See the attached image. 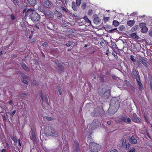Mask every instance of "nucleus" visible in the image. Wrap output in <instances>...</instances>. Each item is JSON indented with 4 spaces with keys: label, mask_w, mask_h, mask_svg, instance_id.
<instances>
[{
    "label": "nucleus",
    "mask_w": 152,
    "mask_h": 152,
    "mask_svg": "<svg viewBox=\"0 0 152 152\" xmlns=\"http://www.w3.org/2000/svg\"><path fill=\"white\" fill-rule=\"evenodd\" d=\"M120 107L119 100L116 98L112 99L110 103V107L107 110L108 113L110 115L115 114Z\"/></svg>",
    "instance_id": "obj_1"
},
{
    "label": "nucleus",
    "mask_w": 152,
    "mask_h": 152,
    "mask_svg": "<svg viewBox=\"0 0 152 152\" xmlns=\"http://www.w3.org/2000/svg\"><path fill=\"white\" fill-rule=\"evenodd\" d=\"M23 13H25V17H27L28 16L29 18L32 21L36 23L38 21L40 18V16L34 10L31 9H25L23 11Z\"/></svg>",
    "instance_id": "obj_2"
},
{
    "label": "nucleus",
    "mask_w": 152,
    "mask_h": 152,
    "mask_svg": "<svg viewBox=\"0 0 152 152\" xmlns=\"http://www.w3.org/2000/svg\"><path fill=\"white\" fill-rule=\"evenodd\" d=\"M101 146L99 144L93 142L89 143V149L91 152H98L100 151Z\"/></svg>",
    "instance_id": "obj_3"
},
{
    "label": "nucleus",
    "mask_w": 152,
    "mask_h": 152,
    "mask_svg": "<svg viewBox=\"0 0 152 152\" xmlns=\"http://www.w3.org/2000/svg\"><path fill=\"white\" fill-rule=\"evenodd\" d=\"M118 122L119 123L121 124L124 122L126 124H130L131 123V120L130 118L126 116H122L119 118Z\"/></svg>",
    "instance_id": "obj_4"
},
{
    "label": "nucleus",
    "mask_w": 152,
    "mask_h": 152,
    "mask_svg": "<svg viewBox=\"0 0 152 152\" xmlns=\"http://www.w3.org/2000/svg\"><path fill=\"white\" fill-rule=\"evenodd\" d=\"M55 10L61 12L63 13L67 12L66 10L62 6L61 2L57 3L56 4Z\"/></svg>",
    "instance_id": "obj_5"
},
{
    "label": "nucleus",
    "mask_w": 152,
    "mask_h": 152,
    "mask_svg": "<svg viewBox=\"0 0 152 152\" xmlns=\"http://www.w3.org/2000/svg\"><path fill=\"white\" fill-rule=\"evenodd\" d=\"M48 133L50 136L55 137H57L58 136V133L56 132L55 130L51 126H48Z\"/></svg>",
    "instance_id": "obj_6"
},
{
    "label": "nucleus",
    "mask_w": 152,
    "mask_h": 152,
    "mask_svg": "<svg viewBox=\"0 0 152 152\" xmlns=\"http://www.w3.org/2000/svg\"><path fill=\"white\" fill-rule=\"evenodd\" d=\"M30 134L31 135L30 136L31 137V140H32L33 142L35 143L37 141V140L35 136V130L34 129L32 128H31V131L30 132Z\"/></svg>",
    "instance_id": "obj_7"
},
{
    "label": "nucleus",
    "mask_w": 152,
    "mask_h": 152,
    "mask_svg": "<svg viewBox=\"0 0 152 152\" xmlns=\"http://www.w3.org/2000/svg\"><path fill=\"white\" fill-rule=\"evenodd\" d=\"M132 76L133 77H135L137 79L140 78V76L137 72L136 71V69L134 68L132 70L131 73Z\"/></svg>",
    "instance_id": "obj_8"
},
{
    "label": "nucleus",
    "mask_w": 152,
    "mask_h": 152,
    "mask_svg": "<svg viewBox=\"0 0 152 152\" xmlns=\"http://www.w3.org/2000/svg\"><path fill=\"white\" fill-rule=\"evenodd\" d=\"M43 11H44V14L46 16L49 18H53V13L50 11L47 10L44 11L43 9H42L41 12H42Z\"/></svg>",
    "instance_id": "obj_9"
},
{
    "label": "nucleus",
    "mask_w": 152,
    "mask_h": 152,
    "mask_svg": "<svg viewBox=\"0 0 152 152\" xmlns=\"http://www.w3.org/2000/svg\"><path fill=\"white\" fill-rule=\"evenodd\" d=\"M42 5L47 8H49L51 6L50 2L48 0H43Z\"/></svg>",
    "instance_id": "obj_10"
},
{
    "label": "nucleus",
    "mask_w": 152,
    "mask_h": 152,
    "mask_svg": "<svg viewBox=\"0 0 152 152\" xmlns=\"http://www.w3.org/2000/svg\"><path fill=\"white\" fill-rule=\"evenodd\" d=\"M58 67L59 68L58 70L59 73H61L64 71V68L62 64L60 63H58V64L56 63Z\"/></svg>",
    "instance_id": "obj_11"
},
{
    "label": "nucleus",
    "mask_w": 152,
    "mask_h": 152,
    "mask_svg": "<svg viewBox=\"0 0 152 152\" xmlns=\"http://www.w3.org/2000/svg\"><path fill=\"white\" fill-rule=\"evenodd\" d=\"M73 149L75 151L80 150L79 144L76 140L74 141L73 145Z\"/></svg>",
    "instance_id": "obj_12"
},
{
    "label": "nucleus",
    "mask_w": 152,
    "mask_h": 152,
    "mask_svg": "<svg viewBox=\"0 0 152 152\" xmlns=\"http://www.w3.org/2000/svg\"><path fill=\"white\" fill-rule=\"evenodd\" d=\"M136 81L137 83L139 86V88L140 90H142L143 89V87L142 85L140 82V77L139 78L137 79L136 78Z\"/></svg>",
    "instance_id": "obj_13"
},
{
    "label": "nucleus",
    "mask_w": 152,
    "mask_h": 152,
    "mask_svg": "<svg viewBox=\"0 0 152 152\" xmlns=\"http://www.w3.org/2000/svg\"><path fill=\"white\" fill-rule=\"evenodd\" d=\"M98 92L100 95H103L106 92H108L109 93V94H110V90H107L105 92V91L104 90V89L103 88H99L98 89Z\"/></svg>",
    "instance_id": "obj_14"
},
{
    "label": "nucleus",
    "mask_w": 152,
    "mask_h": 152,
    "mask_svg": "<svg viewBox=\"0 0 152 152\" xmlns=\"http://www.w3.org/2000/svg\"><path fill=\"white\" fill-rule=\"evenodd\" d=\"M133 117L134 118V122L137 123H139L140 122V121L139 119L136 114L135 113H133Z\"/></svg>",
    "instance_id": "obj_15"
},
{
    "label": "nucleus",
    "mask_w": 152,
    "mask_h": 152,
    "mask_svg": "<svg viewBox=\"0 0 152 152\" xmlns=\"http://www.w3.org/2000/svg\"><path fill=\"white\" fill-rule=\"evenodd\" d=\"M129 141L132 144H136L137 142V140L133 136L129 139Z\"/></svg>",
    "instance_id": "obj_16"
},
{
    "label": "nucleus",
    "mask_w": 152,
    "mask_h": 152,
    "mask_svg": "<svg viewBox=\"0 0 152 152\" xmlns=\"http://www.w3.org/2000/svg\"><path fill=\"white\" fill-rule=\"evenodd\" d=\"M76 3L74 1H72V7L73 10L75 11H77L78 8V7Z\"/></svg>",
    "instance_id": "obj_17"
},
{
    "label": "nucleus",
    "mask_w": 152,
    "mask_h": 152,
    "mask_svg": "<svg viewBox=\"0 0 152 152\" xmlns=\"http://www.w3.org/2000/svg\"><path fill=\"white\" fill-rule=\"evenodd\" d=\"M28 3L32 6H34L36 4V0H26Z\"/></svg>",
    "instance_id": "obj_18"
},
{
    "label": "nucleus",
    "mask_w": 152,
    "mask_h": 152,
    "mask_svg": "<svg viewBox=\"0 0 152 152\" xmlns=\"http://www.w3.org/2000/svg\"><path fill=\"white\" fill-rule=\"evenodd\" d=\"M140 61L142 64L145 66L147 67V61L144 59L142 57H141L140 59Z\"/></svg>",
    "instance_id": "obj_19"
},
{
    "label": "nucleus",
    "mask_w": 152,
    "mask_h": 152,
    "mask_svg": "<svg viewBox=\"0 0 152 152\" xmlns=\"http://www.w3.org/2000/svg\"><path fill=\"white\" fill-rule=\"evenodd\" d=\"M21 66L22 68L25 71H28L29 70V68L25 63H22L21 64Z\"/></svg>",
    "instance_id": "obj_20"
},
{
    "label": "nucleus",
    "mask_w": 152,
    "mask_h": 152,
    "mask_svg": "<svg viewBox=\"0 0 152 152\" xmlns=\"http://www.w3.org/2000/svg\"><path fill=\"white\" fill-rule=\"evenodd\" d=\"M54 13L55 15L58 17H61L62 16V13L61 12L58 11L56 10H55L54 11Z\"/></svg>",
    "instance_id": "obj_21"
},
{
    "label": "nucleus",
    "mask_w": 152,
    "mask_h": 152,
    "mask_svg": "<svg viewBox=\"0 0 152 152\" xmlns=\"http://www.w3.org/2000/svg\"><path fill=\"white\" fill-rule=\"evenodd\" d=\"M148 30V28L146 26H144V27H142V29L141 30V32L142 33H145L147 32Z\"/></svg>",
    "instance_id": "obj_22"
},
{
    "label": "nucleus",
    "mask_w": 152,
    "mask_h": 152,
    "mask_svg": "<svg viewBox=\"0 0 152 152\" xmlns=\"http://www.w3.org/2000/svg\"><path fill=\"white\" fill-rule=\"evenodd\" d=\"M134 20H129L127 21V24L130 26H132L134 24Z\"/></svg>",
    "instance_id": "obj_23"
},
{
    "label": "nucleus",
    "mask_w": 152,
    "mask_h": 152,
    "mask_svg": "<svg viewBox=\"0 0 152 152\" xmlns=\"http://www.w3.org/2000/svg\"><path fill=\"white\" fill-rule=\"evenodd\" d=\"M44 118L45 119L48 121H54L55 120V118H52L48 116L45 117Z\"/></svg>",
    "instance_id": "obj_24"
},
{
    "label": "nucleus",
    "mask_w": 152,
    "mask_h": 152,
    "mask_svg": "<svg viewBox=\"0 0 152 152\" xmlns=\"http://www.w3.org/2000/svg\"><path fill=\"white\" fill-rule=\"evenodd\" d=\"M138 26L137 25H136L134 27H133L131 30V31L133 32L137 30L138 29Z\"/></svg>",
    "instance_id": "obj_25"
},
{
    "label": "nucleus",
    "mask_w": 152,
    "mask_h": 152,
    "mask_svg": "<svg viewBox=\"0 0 152 152\" xmlns=\"http://www.w3.org/2000/svg\"><path fill=\"white\" fill-rule=\"evenodd\" d=\"M119 24V23L116 20H114L113 22V25L115 26H117Z\"/></svg>",
    "instance_id": "obj_26"
},
{
    "label": "nucleus",
    "mask_w": 152,
    "mask_h": 152,
    "mask_svg": "<svg viewBox=\"0 0 152 152\" xmlns=\"http://www.w3.org/2000/svg\"><path fill=\"white\" fill-rule=\"evenodd\" d=\"M73 43L72 41H69L68 43H66L64 45L67 46L68 47L71 46L72 44Z\"/></svg>",
    "instance_id": "obj_27"
},
{
    "label": "nucleus",
    "mask_w": 152,
    "mask_h": 152,
    "mask_svg": "<svg viewBox=\"0 0 152 152\" xmlns=\"http://www.w3.org/2000/svg\"><path fill=\"white\" fill-rule=\"evenodd\" d=\"M11 138L15 143H17V140L16 137L11 136Z\"/></svg>",
    "instance_id": "obj_28"
},
{
    "label": "nucleus",
    "mask_w": 152,
    "mask_h": 152,
    "mask_svg": "<svg viewBox=\"0 0 152 152\" xmlns=\"http://www.w3.org/2000/svg\"><path fill=\"white\" fill-rule=\"evenodd\" d=\"M27 95V94L25 92L20 94L19 95V96L23 97Z\"/></svg>",
    "instance_id": "obj_29"
},
{
    "label": "nucleus",
    "mask_w": 152,
    "mask_h": 152,
    "mask_svg": "<svg viewBox=\"0 0 152 152\" xmlns=\"http://www.w3.org/2000/svg\"><path fill=\"white\" fill-rule=\"evenodd\" d=\"M146 25V24L145 23H140L139 26L140 28H142V27L145 26Z\"/></svg>",
    "instance_id": "obj_30"
},
{
    "label": "nucleus",
    "mask_w": 152,
    "mask_h": 152,
    "mask_svg": "<svg viewBox=\"0 0 152 152\" xmlns=\"http://www.w3.org/2000/svg\"><path fill=\"white\" fill-rule=\"evenodd\" d=\"M86 4L85 3H83L81 7L82 9L83 10L85 9L86 8Z\"/></svg>",
    "instance_id": "obj_31"
},
{
    "label": "nucleus",
    "mask_w": 152,
    "mask_h": 152,
    "mask_svg": "<svg viewBox=\"0 0 152 152\" xmlns=\"http://www.w3.org/2000/svg\"><path fill=\"white\" fill-rule=\"evenodd\" d=\"M22 77V79H27L28 78V77L26 75L24 74H22L21 75Z\"/></svg>",
    "instance_id": "obj_32"
},
{
    "label": "nucleus",
    "mask_w": 152,
    "mask_h": 152,
    "mask_svg": "<svg viewBox=\"0 0 152 152\" xmlns=\"http://www.w3.org/2000/svg\"><path fill=\"white\" fill-rule=\"evenodd\" d=\"M109 17H104L103 18V20L104 21V23H106L109 20Z\"/></svg>",
    "instance_id": "obj_33"
},
{
    "label": "nucleus",
    "mask_w": 152,
    "mask_h": 152,
    "mask_svg": "<svg viewBox=\"0 0 152 152\" xmlns=\"http://www.w3.org/2000/svg\"><path fill=\"white\" fill-rule=\"evenodd\" d=\"M130 59L133 62H135L136 60L134 58V56L133 55L130 56Z\"/></svg>",
    "instance_id": "obj_34"
},
{
    "label": "nucleus",
    "mask_w": 152,
    "mask_h": 152,
    "mask_svg": "<svg viewBox=\"0 0 152 152\" xmlns=\"http://www.w3.org/2000/svg\"><path fill=\"white\" fill-rule=\"evenodd\" d=\"M105 114V111L103 110L101 111L99 113V114L100 116H102L104 115Z\"/></svg>",
    "instance_id": "obj_35"
},
{
    "label": "nucleus",
    "mask_w": 152,
    "mask_h": 152,
    "mask_svg": "<svg viewBox=\"0 0 152 152\" xmlns=\"http://www.w3.org/2000/svg\"><path fill=\"white\" fill-rule=\"evenodd\" d=\"M40 97L41 99V100L42 102L43 101V94L42 93V91H41L40 92Z\"/></svg>",
    "instance_id": "obj_36"
},
{
    "label": "nucleus",
    "mask_w": 152,
    "mask_h": 152,
    "mask_svg": "<svg viewBox=\"0 0 152 152\" xmlns=\"http://www.w3.org/2000/svg\"><path fill=\"white\" fill-rule=\"evenodd\" d=\"M26 79H22L21 80L22 81L23 83H24L26 84H28V81L26 80Z\"/></svg>",
    "instance_id": "obj_37"
},
{
    "label": "nucleus",
    "mask_w": 152,
    "mask_h": 152,
    "mask_svg": "<svg viewBox=\"0 0 152 152\" xmlns=\"http://www.w3.org/2000/svg\"><path fill=\"white\" fill-rule=\"evenodd\" d=\"M76 4L78 6H80L81 2V0H76Z\"/></svg>",
    "instance_id": "obj_38"
},
{
    "label": "nucleus",
    "mask_w": 152,
    "mask_h": 152,
    "mask_svg": "<svg viewBox=\"0 0 152 152\" xmlns=\"http://www.w3.org/2000/svg\"><path fill=\"white\" fill-rule=\"evenodd\" d=\"M13 2L15 5H17L19 4V1L17 0H14Z\"/></svg>",
    "instance_id": "obj_39"
},
{
    "label": "nucleus",
    "mask_w": 152,
    "mask_h": 152,
    "mask_svg": "<svg viewBox=\"0 0 152 152\" xmlns=\"http://www.w3.org/2000/svg\"><path fill=\"white\" fill-rule=\"evenodd\" d=\"M93 13V11L92 10H89L88 12V15H92Z\"/></svg>",
    "instance_id": "obj_40"
},
{
    "label": "nucleus",
    "mask_w": 152,
    "mask_h": 152,
    "mask_svg": "<svg viewBox=\"0 0 152 152\" xmlns=\"http://www.w3.org/2000/svg\"><path fill=\"white\" fill-rule=\"evenodd\" d=\"M130 146V145L129 143H128V144H127L126 145V150H128L129 149Z\"/></svg>",
    "instance_id": "obj_41"
},
{
    "label": "nucleus",
    "mask_w": 152,
    "mask_h": 152,
    "mask_svg": "<svg viewBox=\"0 0 152 152\" xmlns=\"http://www.w3.org/2000/svg\"><path fill=\"white\" fill-rule=\"evenodd\" d=\"M10 17L11 19L12 20H14L15 18L14 15H10Z\"/></svg>",
    "instance_id": "obj_42"
},
{
    "label": "nucleus",
    "mask_w": 152,
    "mask_h": 152,
    "mask_svg": "<svg viewBox=\"0 0 152 152\" xmlns=\"http://www.w3.org/2000/svg\"><path fill=\"white\" fill-rule=\"evenodd\" d=\"M42 46L45 48H46L48 46V43L46 42H45L42 44Z\"/></svg>",
    "instance_id": "obj_43"
},
{
    "label": "nucleus",
    "mask_w": 152,
    "mask_h": 152,
    "mask_svg": "<svg viewBox=\"0 0 152 152\" xmlns=\"http://www.w3.org/2000/svg\"><path fill=\"white\" fill-rule=\"evenodd\" d=\"M119 30L121 31H122L124 30V27L123 25L119 27Z\"/></svg>",
    "instance_id": "obj_44"
},
{
    "label": "nucleus",
    "mask_w": 152,
    "mask_h": 152,
    "mask_svg": "<svg viewBox=\"0 0 152 152\" xmlns=\"http://www.w3.org/2000/svg\"><path fill=\"white\" fill-rule=\"evenodd\" d=\"M58 92H59V94L60 95H61L62 94V92H61V88H58Z\"/></svg>",
    "instance_id": "obj_45"
},
{
    "label": "nucleus",
    "mask_w": 152,
    "mask_h": 152,
    "mask_svg": "<svg viewBox=\"0 0 152 152\" xmlns=\"http://www.w3.org/2000/svg\"><path fill=\"white\" fill-rule=\"evenodd\" d=\"M126 139H124L123 140L122 145H125L126 144Z\"/></svg>",
    "instance_id": "obj_46"
},
{
    "label": "nucleus",
    "mask_w": 152,
    "mask_h": 152,
    "mask_svg": "<svg viewBox=\"0 0 152 152\" xmlns=\"http://www.w3.org/2000/svg\"><path fill=\"white\" fill-rule=\"evenodd\" d=\"M135 149L134 148H133L132 149H131L129 152H135Z\"/></svg>",
    "instance_id": "obj_47"
},
{
    "label": "nucleus",
    "mask_w": 152,
    "mask_h": 152,
    "mask_svg": "<svg viewBox=\"0 0 152 152\" xmlns=\"http://www.w3.org/2000/svg\"><path fill=\"white\" fill-rule=\"evenodd\" d=\"M45 100L46 103L47 104H48V96H46V97H45Z\"/></svg>",
    "instance_id": "obj_48"
},
{
    "label": "nucleus",
    "mask_w": 152,
    "mask_h": 152,
    "mask_svg": "<svg viewBox=\"0 0 152 152\" xmlns=\"http://www.w3.org/2000/svg\"><path fill=\"white\" fill-rule=\"evenodd\" d=\"M112 47L114 48H115L117 47V45H116L115 43H112Z\"/></svg>",
    "instance_id": "obj_49"
},
{
    "label": "nucleus",
    "mask_w": 152,
    "mask_h": 152,
    "mask_svg": "<svg viewBox=\"0 0 152 152\" xmlns=\"http://www.w3.org/2000/svg\"><path fill=\"white\" fill-rule=\"evenodd\" d=\"M136 33H132L130 34V35L132 37H135V36L136 35Z\"/></svg>",
    "instance_id": "obj_50"
},
{
    "label": "nucleus",
    "mask_w": 152,
    "mask_h": 152,
    "mask_svg": "<svg viewBox=\"0 0 152 152\" xmlns=\"http://www.w3.org/2000/svg\"><path fill=\"white\" fill-rule=\"evenodd\" d=\"M31 43H33L35 41L34 39H31L29 40Z\"/></svg>",
    "instance_id": "obj_51"
},
{
    "label": "nucleus",
    "mask_w": 152,
    "mask_h": 152,
    "mask_svg": "<svg viewBox=\"0 0 152 152\" xmlns=\"http://www.w3.org/2000/svg\"><path fill=\"white\" fill-rule=\"evenodd\" d=\"M18 145L19 146H21V144L20 143V139H19L18 140Z\"/></svg>",
    "instance_id": "obj_52"
},
{
    "label": "nucleus",
    "mask_w": 152,
    "mask_h": 152,
    "mask_svg": "<svg viewBox=\"0 0 152 152\" xmlns=\"http://www.w3.org/2000/svg\"><path fill=\"white\" fill-rule=\"evenodd\" d=\"M34 27L36 28L37 29H39V27L37 25H34Z\"/></svg>",
    "instance_id": "obj_53"
},
{
    "label": "nucleus",
    "mask_w": 152,
    "mask_h": 152,
    "mask_svg": "<svg viewBox=\"0 0 152 152\" xmlns=\"http://www.w3.org/2000/svg\"><path fill=\"white\" fill-rule=\"evenodd\" d=\"M110 74V71H107L106 73V75H109Z\"/></svg>",
    "instance_id": "obj_54"
},
{
    "label": "nucleus",
    "mask_w": 152,
    "mask_h": 152,
    "mask_svg": "<svg viewBox=\"0 0 152 152\" xmlns=\"http://www.w3.org/2000/svg\"><path fill=\"white\" fill-rule=\"evenodd\" d=\"M149 34L151 36H152V30L149 31Z\"/></svg>",
    "instance_id": "obj_55"
},
{
    "label": "nucleus",
    "mask_w": 152,
    "mask_h": 152,
    "mask_svg": "<svg viewBox=\"0 0 152 152\" xmlns=\"http://www.w3.org/2000/svg\"><path fill=\"white\" fill-rule=\"evenodd\" d=\"M110 152H118V151L116 149H114L110 151Z\"/></svg>",
    "instance_id": "obj_56"
},
{
    "label": "nucleus",
    "mask_w": 152,
    "mask_h": 152,
    "mask_svg": "<svg viewBox=\"0 0 152 152\" xmlns=\"http://www.w3.org/2000/svg\"><path fill=\"white\" fill-rule=\"evenodd\" d=\"M135 37L136 39H139V36L137 35V33H136V35L135 36Z\"/></svg>",
    "instance_id": "obj_57"
},
{
    "label": "nucleus",
    "mask_w": 152,
    "mask_h": 152,
    "mask_svg": "<svg viewBox=\"0 0 152 152\" xmlns=\"http://www.w3.org/2000/svg\"><path fill=\"white\" fill-rule=\"evenodd\" d=\"M86 22L87 23H91V22L90 20L89 19H88L87 20V21H86Z\"/></svg>",
    "instance_id": "obj_58"
},
{
    "label": "nucleus",
    "mask_w": 152,
    "mask_h": 152,
    "mask_svg": "<svg viewBox=\"0 0 152 152\" xmlns=\"http://www.w3.org/2000/svg\"><path fill=\"white\" fill-rule=\"evenodd\" d=\"M86 22L87 23H91V22L90 20L89 19H88L87 20V21H86Z\"/></svg>",
    "instance_id": "obj_59"
},
{
    "label": "nucleus",
    "mask_w": 152,
    "mask_h": 152,
    "mask_svg": "<svg viewBox=\"0 0 152 152\" xmlns=\"http://www.w3.org/2000/svg\"><path fill=\"white\" fill-rule=\"evenodd\" d=\"M15 113H16V111L15 110H14L12 112V115H14Z\"/></svg>",
    "instance_id": "obj_60"
},
{
    "label": "nucleus",
    "mask_w": 152,
    "mask_h": 152,
    "mask_svg": "<svg viewBox=\"0 0 152 152\" xmlns=\"http://www.w3.org/2000/svg\"><path fill=\"white\" fill-rule=\"evenodd\" d=\"M130 87L132 88V89H134V88L132 86V85L130 84Z\"/></svg>",
    "instance_id": "obj_61"
},
{
    "label": "nucleus",
    "mask_w": 152,
    "mask_h": 152,
    "mask_svg": "<svg viewBox=\"0 0 152 152\" xmlns=\"http://www.w3.org/2000/svg\"><path fill=\"white\" fill-rule=\"evenodd\" d=\"M101 80H102V81L103 82H104V77H101Z\"/></svg>",
    "instance_id": "obj_62"
},
{
    "label": "nucleus",
    "mask_w": 152,
    "mask_h": 152,
    "mask_svg": "<svg viewBox=\"0 0 152 152\" xmlns=\"http://www.w3.org/2000/svg\"><path fill=\"white\" fill-rule=\"evenodd\" d=\"M84 18H85V19L86 21H87V20L88 19L86 16H85L84 17Z\"/></svg>",
    "instance_id": "obj_63"
},
{
    "label": "nucleus",
    "mask_w": 152,
    "mask_h": 152,
    "mask_svg": "<svg viewBox=\"0 0 152 152\" xmlns=\"http://www.w3.org/2000/svg\"><path fill=\"white\" fill-rule=\"evenodd\" d=\"M2 152H7L6 150L4 149H3L2 151Z\"/></svg>",
    "instance_id": "obj_64"
}]
</instances>
